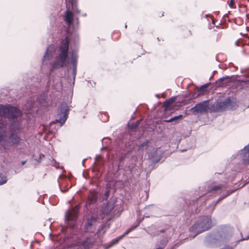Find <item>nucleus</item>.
<instances>
[{
	"mask_svg": "<svg viewBox=\"0 0 249 249\" xmlns=\"http://www.w3.org/2000/svg\"><path fill=\"white\" fill-rule=\"evenodd\" d=\"M97 216L91 215L90 217L88 219L87 221V226L90 227L94 223H95L97 220Z\"/></svg>",
	"mask_w": 249,
	"mask_h": 249,
	"instance_id": "17",
	"label": "nucleus"
},
{
	"mask_svg": "<svg viewBox=\"0 0 249 249\" xmlns=\"http://www.w3.org/2000/svg\"><path fill=\"white\" fill-rule=\"evenodd\" d=\"M209 108V101H205L196 104L191 109L192 113L194 115L204 114L207 112Z\"/></svg>",
	"mask_w": 249,
	"mask_h": 249,
	"instance_id": "6",
	"label": "nucleus"
},
{
	"mask_svg": "<svg viewBox=\"0 0 249 249\" xmlns=\"http://www.w3.org/2000/svg\"><path fill=\"white\" fill-rule=\"evenodd\" d=\"M232 101L230 97H228L224 101L218 102L215 106L216 110L218 111H223L228 108H231Z\"/></svg>",
	"mask_w": 249,
	"mask_h": 249,
	"instance_id": "7",
	"label": "nucleus"
},
{
	"mask_svg": "<svg viewBox=\"0 0 249 249\" xmlns=\"http://www.w3.org/2000/svg\"><path fill=\"white\" fill-rule=\"evenodd\" d=\"M69 45V39L68 36H66L61 42L59 48L60 53L58 56L56 58L53 64V66L54 68L63 67L65 65L66 61L68 57Z\"/></svg>",
	"mask_w": 249,
	"mask_h": 249,
	"instance_id": "2",
	"label": "nucleus"
},
{
	"mask_svg": "<svg viewBox=\"0 0 249 249\" xmlns=\"http://www.w3.org/2000/svg\"><path fill=\"white\" fill-rule=\"evenodd\" d=\"M50 57L51 54L49 53V49H47L44 55V59H49Z\"/></svg>",
	"mask_w": 249,
	"mask_h": 249,
	"instance_id": "25",
	"label": "nucleus"
},
{
	"mask_svg": "<svg viewBox=\"0 0 249 249\" xmlns=\"http://www.w3.org/2000/svg\"><path fill=\"white\" fill-rule=\"evenodd\" d=\"M249 238V236H248L247 237H246V238H243V239H241L240 240H241V241H243V240H248Z\"/></svg>",
	"mask_w": 249,
	"mask_h": 249,
	"instance_id": "30",
	"label": "nucleus"
},
{
	"mask_svg": "<svg viewBox=\"0 0 249 249\" xmlns=\"http://www.w3.org/2000/svg\"><path fill=\"white\" fill-rule=\"evenodd\" d=\"M156 249H163V248H161V247H159V248H157Z\"/></svg>",
	"mask_w": 249,
	"mask_h": 249,
	"instance_id": "32",
	"label": "nucleus"
},
{
	"mask_svg": "<svg viewBox=\"0 0 249 249\" xmlns=\"http://www.w3.org/2000/svg\"><path fill=\"white\" fill-rule=\"evenodd\" d=\"M128 232H129V231H127V232H126V234H127V233H128Z\"/></svg>",
	"mask_w": 249,
	"mask_h": 249,
	"instance_id": "35",
	"label": "nucleus"
},
{
	"mask_svg": "<svg viewBox=\"0 0 249 249\" xmlns=\"http://www.w3.org/2000/svg\"><path fill=\"white\" fill-rule=\"evenodd\" d=\"M231 82V79L230 78L228 77H222L215 82V86L216 88L224 87L230 85Z\"/></svg>",
	"mask_w": 249,
	"mask_h": 249,
	"instance_id": "11",
	"label": "nucleus"
},
{
	"mask_svg": "<svg viewBox=\"0 0 249 249\" xmlns=\"http://www.w3.org/2000/svg\"><path fill=\"white\" fill-rule=\"evenodd\" d=\"M177 97H172L169 99L166 100L164 103L163 106L165 110H168L170 106L176 101Z\"/></svg>",
	"mask_w": 249,
	"mask_h": 249,
	"instance_id": "12",
	"label": "nucleus"
},
{
	"mask_svg": "<svg viewBox=\"0 0 249 249\" xmlns=\"http://www.w3.org/2000/svg\"><path fill=\"white\" fill-rule=\"evenodd\" d=\"M67 9L65 12L64 20L69 26H71L73 23L74 15L71 10L70 7H68V6H67Z\"/></svg>",
	"mask_w": 249,
	"mask_h": 249,
	"instance_id": "8",
	"label": "nucleus"
},
{
	"mask_svg": "<svg viewBox=\"0 0 249 249\" xmlns=\"http://www.w3.org/2000/svg\"><path fill=\"white\" fill-rule=\"evenodd\" d=\"M67 118V111H65L63 114V117L59 120V122L63 124L65 122Z\"/></svg>",
	"mask_w": 249,
	"mask_h": 249,
	"instance_id": "22",
	"label": "nucleus"
},
{
	"mask_svg": "<svg viewBox=\"0 0 249 249\" xmlns=\"http://www.w3.org/2000/svg\"><path fill=\"white\" fill-rule=\"evenodd\" d=\"M240 156L243 163L245 165L249 164V144L245 147L243 150H242Z\"/></svg>",
	"mask_w": 249,
	"mask_h": 249,
	"instance_id": "9",
	"label": "nucleus"
},
{
	"mask_svg": "<svg viewBox=\"0 0 249 249\" xmlns=\"http://www.w3.org/2000/svg\"><path fill=\"white\" fill-rule=\"evenodd\" d=\"M7 182V178L6 177H4L1 178V179L0 180V185L3 184Z\"/></svg>",
	"mask_w": 249,
	"mask_h": 249,
	"instance_id": "28",
	"label": "nucleus"
},
{
	"mask_svg": "<svg viewBox=\"0 0 249 249\" xmlns=\"http://www.w3.org/2000/svg\"><path fill=\"white\" fill-rule=\"evenodd\" d=\"M112 208H110V207H109L107 205H106V206H104V207H103L101 210V213L102 215H103V218L105 215H108L110 213V212L112 210Z\"/></svg>",
	"mask_w": 249,
	"mask_h": 249,
	"instance_id": "14",
	"label": "nucleus"
},
{
	"mask_svg": "<svg viewBox=\"0 0 249 249\" xmlns=\"http://www.w3.org/2000/svg\"><path fill=\"white\" fill-rule=\"evenodd\" d=\"M240 81L242 82H249V75H247L244 78L241 79Z\"/></svg>",
	"mask_w": 249,
	"mask_h": 249,
	"instance_id": "27",
	"label": "nucleus"
},
{
	"mask_svg": "<svg viewBox=\"0 0 249 249\" xmlns=\"http://www.w3.org/2000/svg\"><path fill=\"white\" fill-rule=\"evenodd\" d=\"M143 28L142 27H138L137 30V33L141 36L143 34Z\"/></svg>",
	"mask_w": 249,
	"mask_h": 249,
	"instance_id": "26",
	"label": "nucleus"
},
{
	"mask_svg": "<svg viewBox=\"0 0 249 249\" xmlns=\"http://www.w3.org/2000/svg\"><path fill=\"white\" fill-rule=\"evenodd\" d=\"M21 115L20 110L16 107L0 105V116L10 119L16 118Z\"/></svg>",
	"mask_w": 249,
	"mask_h": 249,
	"instance_id": "5",
	"label": "nucleus"
},
{
	"mask_svg": "<svg viewBox=\"0 0 249 249\" xmlns=\"http://www.w3.org/2000/svg\"><path fill=\"white\" fill-rule=\"evenodd\" d=\"M222 187H223V186L222 185L215 186H213L212 188L211 191H216L221 189L222 188Z\"/></svg>",
	"mask_w": 249,
	"mask_h": 249,
	"instance_id": "24",
	"label": "nucleus"
},
{
	"mask_svg": "<svg viewBox=\"0 0 249 249\" xmlns=\"http://www.w3.org/2000/svg\"><path fill=\"white\" fill-rule=\"evenodd\" d=\"M212 227L211 218L208 216L200 217L190 228L191 231L200 233L207 231Z\"/></svg>",
	"mask_w": 249,
	"mask_h": 249,
	"instance_id": "3",
	"label": "nucleus"
},
{
	"mask_svg": "<svg viewBox=\"0 0 249 249\" xmlns=\"http://www.w3.org/2000/svg\"><path fill=\"white\" fill-rule=\"evenodd\" d=\"M229 6L231 8H236L235 1V0H230L228 2Z\"/></svg>",
	"mask_w": 249,
	"mask_h": 249,
	"instance_id": "23",
	"label": "nucleus"
},
{
	"mask_svg": "<svg viewBox=\"0 0 249 249\" xmlns=\"http://www.w3.org/2000/svg\"><path fill=\"white\" fill-rule=\"evenodd\" d=\"M119 239H113L112 240V242L115 244V243H117L118 242Z\"/></svg>",
	"mask_w": 249,
	"mask_h": 249,
	"instance_id": "29",
	"label": "nucleus"
},
{
	"mask_svg": "<svg viewBox=\"0 0 249 249\" xmlns=\"http://www.w3.org/2000/svg\"><path fill=\"white\" fill-rule=\"evenodd\" d=\"M92 243L89 241V239H87L82 242V246L85 249H89L92 247Z\"/></svg>",
	"mask_w": 249,
	"mask_h": 249,
	"instance_id": "16",
	"label": "nucleus"
},
{
	"mask_svg": "<svg viewBox=\"0 0 249 249\" xmlns=\"http://www.w3.org/2000/svg\"><path fill=\"white\" fill-rule=\"evenodd\" d=\"M231 231V228L227 226H222L220 228V231L223 234L228 233Z\"/></svg>",
	"mask_w": 249,
	"mask_h": 249,
	"instance_id": "19",
	"label": "nucleus"
},
{
	"mask_svg": "<svg viewBox=\"0 0 249 249\" xmlns=\"http://www.w3.org/2000/svg\"><path fill=\"white\" fill-rule=\"evenodd\" d=\"M77 57L78 56L76 54H73L71 56V60L73 67V73L74 75L76 74Z\"/></svg>",
	"mask_w": 249,
	"mask_h": 249,
	"instance_id": "13",
	"label": "nucleus"
},
{
	"mask_svg": "<svg viewBox=\"0 0 249 249\" xmlns=\"http://www.w3.org/2000/svg\"><path fill=\"white\" fill-rule=\"evenodd\" d=\"M41 156H42V157H44V155L42 154V155H40V157H41Z\"/></svg>",
	"mask_w": 249,
	"mask_h": 249,
	"instance_id": "33",
	"label": "nucleus"
},
{
	"mask_svg": "<svg viewBox=\"0 0 249 249\" xmlns=\"http://www.w3.org/2000/svg\"><path fill=\"white\" fill-rule=\"evenodd\" d=\"M98 198L97 193L94 191L89 192L88 199L86 203V207H88V206L96 203Z\"/></svg>",
	"mask_w": 249,
	"mask_h": 249,
	"instance_id": "10",
	"label": "nucleus"
},
{
	"mask_svg": "<svg viewBox=\"0 0 249 249\" xmlns=\"http://www.w3.org/2000/svg\"><path fill=\"white\" fill-rule=\"evenodd\" d=\"M183 115H179L177 116L174 117L169 120H165V122L167 123L174 122V124H176L178 122V120H180L182 119Z\"/></svg>",
	"mask_w": 249,
	"mask_h": 249,
	"instance_id": "15",
	"label": "nucleus"
},
{
	"mask_svg": "<svg viewBox=\"0 0 249 249\" xmlns=\"http://www.w3.org/2000/svg\"><path fill=\"white\" fill-rule=\"evenodd\" d=\"M26 162V160L22 161V162H21L22 165H24L25 164Z\"/></svg>",
	"mask_w": 249,
	"mask_h": 249,
	"instance_id": "31",
	"label": "nucleus"
},
{
	"mask_svg": "<svg viewBox=\"0 0 249 249\" xmlns=\"http://www.w3.org/2000/svg\"><path fill=\"white\" fill-rule=\"evenodd\" d=\"M140 124V121H137L136 122L130 124L128 125V127L130 129H134L137 128Z\"/></svg>",
	"mask_w": 249,
	"mask_h": 249,
	"instance_id": "20",
	"label": "nucleus"
},
{
	"mask_svg": "<svg viewBox=\"0 0 249 249\" xmlns=\"http://www.w3.org/2000/svg\"><path fill=\"white\" fill-rule=\"evenodd\" d=\"M69 4H71V9L73 11V12L79 14L80 13V11L77 8L76 5L74 3V0H68Z\"/></svg>",
	"mask_w": 249,
	"mask_h": 249,
	"instance_id": "18",
	"label": "nucleus"
},
{
	"mask_svg": "<svg viewBox=\"0 0 249 249\" xmlns=\"http://www.w3.org/2000/svg\"><path fill=\"white\" fill-rule=\"evenodd\" d=\"M161 232H164V231H161Z\"/></svg>",
	"mask_w": 249,
	"mask_h": 249,
	"instance_id": "34",
	"label": "nucleus"
},
{
	"mask_svg": "<svg viewBox=\"0 0 249 249\" xmlns=\"http://www.w3.org/2000/svg\"><path fill=\"white\" fill-rule=\"evenodd\" d=\"M81 207L80 204H78L74 208H70L65 213V222L67 226L73 227L76 223L78 212Z\"/></svg>",
	"mask_w": 249,
	"mask_h": 249,
	"instance_id": "4",
	"label": "nucleus"
},
{
	"mask_svg": "<svg viewBox=\"0 0 249 249\" xmlns=\"http://www.w3.org/2000/svg\"><path fill=\"white\" fill-rule=\"evenodd\" d=\"M7 123L3 119H0V145L4 149H9L13 145L19 144L21 141L19 125L13 122L10 126L8 135L9 141L6 140Z\"/></svg>",
	"mask_w": 249,
	"mask_h": 249,
	"instance_id": "1",
	"label": "nucleus"
},
{
	"mask_svg": "<svg viewBox=\"0 0 249 249\" xmlns=\"http://www.w3.org/2000/svg\"><path fill=\"white\" fill-rule=\"evenodd\" d=\"M209 84H204V85L201 86L200 87H199L198 89V90H197L200 93H203L206 91V89L208 87Z\"/></svg>",
	"mask_w": 249,
	"mask_h": 249,
	"instance_id": "21",
	"label": "nucleus"
}]
</instances>
